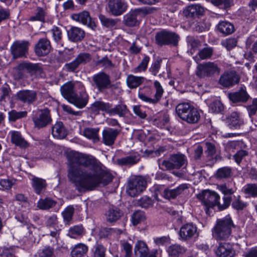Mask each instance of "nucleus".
<instances>
[{
	"label": "nucleus",
	"instance_id": "4",
	"mask_svg": "<svg viewBox=\"0 0 257 257\" xmlns=\"http://www.w3.org/2000/svg\"><path fill=\"white\" fill-rule=\"evenodd\" d=\"M154 87L155 93L153 98L149 97L151 93V88L144 86L139 89L138 92L139 98L143 101L156 104L160 101L164 93V89L160 83L156 80L154 82Z\"/></svg>",
	"mask_w": 257,
	"mask_h": 257
},
{
	"label": "nucleus",
	"instance_id": "14",
	"mask_svg": "<svg viewBox=\"0 0 257 257\" xmlns=\"http://www.w3.org/2000/svg\"><path fill=\"white\" fill-rule=\"evenodd\" d=\"M92 81L94 85L99 91L102 92L108 88L111 85V80L108 74L103 72H99L93 75Z\"/></svg>",
	"mask_w": 257,
	"mask_h": 257
},
{
	"label": "nucleus",
	"instance_id": "10",
	"mask_svg": "<svg viewBox=\"0 0 257 257\" xmlns=\"http://www.w3.org/2000/svg\"><path fill=\"white\" fill-rule=\"evenodd\" d=\"M91 60V56L88 53H80L72 62L66 63L64 69L67 72H76L80 65H85Z\"/></svg>",
	"mask_w": 257,
	"mask_h": 257
},
{
	"label": "nucleus",
	"instance_id": "27",
	"mask_svg": "<svg viewBox=\"0 0 257 257\" xmlns=\"http://www.w3.org/2000/svg\"><path fill=\"white\" fill-rule=\"evenodd\" d=\"M67 35L69 40L77 42L83 40L85 36V32L80 28L72 27L67 31Z\"/></svg>",
	"mask_w": 257,
	"mask_h": 257
},
{
	"label": "nucleus",
	"instance_id": "13",
	"mask_svg": "<svg viewBox=\"0 0 257 257\" xmlns=\"http://www.w3.org/2000/svg\"><path fill=\"white\" fill-rule=\"evenodd\" d=\"M240 79L239 75L235 71L231 70L224 72L219 78V84L226 88H229L237 84Z\"/></svg>",
	"mask_w": 257,
	"mask_h": 257
},
{
	"label": "nucleus",
	"instance_id": "31",
	"mask_svg": "<svg viewBox=\"0 0 257 257\" xmlns=\"http://www.w3.org/2000/svg\"><path fill=\"white\" fill-rule=\"evenodd\" d=\"M52 134L53 136L57 139L65 138L67 132L61 121H57L52 127Z\"/></svg>",
	"mask_w": 257,
	"mask_h": 257
},
{
	"label": "nucleus",
	"instance_id": "36",
	"mask_svg": "<svg viewBox=\"0 0 257 257\" xmlns=\"http://www.w3.org/2000/svg\"><path fill=\"white\" fill-rule=\"evenodd\" d=\"M140 159L139 155H133L118 159L116 162L120 166H132L137 164Z\"/></svg>",
	"mask_w": 257,
	"mask_h": 257
},
{
	"label": "nucleus",
	"instance_id": "60",
	"mask_svg": "<svg viewBox=\"0 0 257 257\" xmlns=\"http://www.w3.org/2000/svg\"><path fill=\"white\" fill-rule=\"evenodd\" d=\"M27 111L18 112L15 110H12L9 112V119L10 121H15L17 119L25 117L27 116Z\"/></svg>",
	"mask_w": 257,
	"mask_h": 257
},
{
	"label": "nucleus",
	"instance_id": "47",
	"mask_svg": "<svg viewBox=\"0 0 257 257\" xmlns=\"http://www.w3.org/2000/svg\"><path fill=\"white\" fill-rule=\"evenodd\" d=\"M47 16L46 9L41 7H37L35 10V15L30 18V21H38L45 22Z\"/></svg>",
	"mask_w": 257,
	"mask_h": 257
},
{
	"label": "nucleus",
	"instance_id": "63",
	"mask_svg": "<svg viewBox=\"0 0 257 257\" xmlns=\"http://www.w3.org/2000/svg\"><path fill=\"white\" fill-rule=\"evenodd\" d=\"M245 107L250 118L255 115L257 112V98H253L251 103L246 105Z\"/></svg>",
	"mask_w": 257,
	"mask_h": 257
},
{
	"label": "nucleus",
	"instance_id": "51",
	"mask_svg": "<svg viewBox=\"0 0 257 257\" xmlns=\"http://www.w3.org/2000/svg\"><path fill=\"white\" fill-rule=\"evenodd\" d=\"M84 232V229L82 225H75L70 228L68 235L71 238H76L81 236Z\"/></svg>",
	"mask_w": 257,
	"mask_h": 257
},
{
	"label": "nucleus",
	"instance_id": "50",
	"mask_svg": "<svg viewBox=\"0 0 257 257\" xmlns=\"http://www.w3.org/2000/svg\"><path fill=\"white\" fill-rule=\"evenodd\" d=\"M232 172L231 169L228 167L220 168L216 171L215 177L217 179H224L229 178Z\"/></svg>",
	"mask_w": 257,
	"mask_h": 257
},
{
	"label": "nucleus",
	"instance_id": "59",
	"mask_svg": "<svg viewBox=\"0 0 257 257\" xmlns=\"http://www.w3.org/2000/svg\"><path fill=\"white\" fill-rule=\"evenodd\" d=\"M149 61L150 57L148 56H145L140 64L134 69L133 72L137 73L146 71Z\"/></svg>",
	"mask_w": 257,
	"mask_h": 257
},
{
	"label": "nucleus",
	"instance_id": "16",
	"mask_svg": "<svg viewBox=\"0 0 257 257\" xmlns=\"http://www.w3.org/2000/svg\"><path fill=\"white\" fill-rule=\"evenodd\" d=\"M29 43L28 41H16L11 47V51L15 59L25 57L28 52Z\"/></svg>",
	"mask_w": 257,
	"mask_h": 257
},
{
	"label": "nucleus",
	"instance_id": "17",
	"mask_svg": "<svg viewBox=\"0 0 257 257\" xmlns=\"http://www.w3.org/2000/svg\"><path fill=\"white\" fill-rule=\"evenodd\" d=\"M16 99L28 104H31L37 101V93L32 90H22L18 91L16 95Z\"/></svg>",
	"mask_w": 257,
	"mask_h": 257
},
{
	"label": "nucleus",
	"instance_id": "9",
	"mask_svg": "<svg viewBox=\"0 0 257 257\" xmlns=\"http://www.w3.org/2000/svg\"><path fill=\"white\" fill-rule=\"evenodd\" d=\"M147 186L146 181L141 176L131 179L127 187V192L131 197H135L143 192Z\"/></svg>",
	"mask_w": 257,
	"mask_h": 257
},
{
	"label": "nucleus",
	"instance_id": "8",
	"mask_svg": "<svg viewBox=\"0 0 257 257\" xmlns=\"http://www.w3.org/2000/svg\"><path fill=\"white\" fill-rule=\"evenodd\" d=\"M34 113L32 120L35 127L38 129L44 128L52 122V119L49 109H39Z\"/></svg>",
	"mask_w": 257,
	"mask_h": 257
},
{
	"label": "nucleus",
	"instance_id": "49",
	"mask_svg": "<svg viewBox=\"0 0 257 257\" xmlns=\"http://www.w3.org/2000/svg\"><path fill=\"white\" fill-rule=\"evenodd\" d=\"M98 18L102 25L107 28H111L114 27L118 22L117 19L109 18L102 14L99 15Z\"/></svg>",
	"mask_w": 257,
	"mask_h": 257
},
{
	"label": "nucleus",
	"instance_id": "2",
	"mask_svg": "<svg viewBox=\"0 0 257 257\" xmlns=\"http://www.w3.org/2000/svg\"><path fill=\"white\" fill-rule=\"evenodd\" d=\"M234 227L235 225L230 215L217 219L212 230L213 237L217 242L226 241L231 236L232 229Z\"/></svg>",
	"mask_w": 257,
	"mask_h": 257
},
{
	"label": "nucleus",
	"instance_id": "57",
	"mask_svg": "<svg viewBox=\"0 0 257 257\" xmlns=\"http://www.w3.org/2000/svg\"><path fill=\"white\" fill-rule=\"evenodd\" d=\"M213 48L212 47H205L200 50L198 52L201 60L208 59L211 57L213 53Z\"/></svg>",
	"mask_w": 257,
	"mask_h": 257
},
{
	"label": "nucleus",
	"instance_id": "3",
	"mask_svg": "<svg viewBox=\"0 0 257 257\" xmlns=\"http://www.w3.org/2000/svg\"><path fill=\"white\" fill-rule=\"evenodd\" d=\"M176 112L182 120L189 123H196L200 118L198 111L186 102L178 104L176 106Z\"/></svg>",
	"mask_w": 257,
	"mask_h": 257
},
{
	"label": "nucleus",
	"instance_id": "44",
	"mask_svg": "<svg viewBox=\"0 0 257 257\" xmlns=\"http://www.w3.org/2000/svg\"><path fill=\"white\" fill-rule=\"evenodd\" d=\"M88 251V247L83 243H78L71 251L72 257H83Z\"/></svg>",
	"mask_w": 257,
	"mask_h": 257
},
{
	"label": "nucleus",
	"instance_id": "6",
	"mask_svg": "<svg viewBox=\"0 0 257 257\" xmlns=\"http://www.w3.org/2000/svg\"><path fill=\"white\" fill-rule=\"evenodd\" d=\"M221 68L215 62H206L199 64L196 68V75L200 78H210L218 75Z\"/></svg>",
	"mask_w": 257,
	"mask_h": 257
},
{
	"label": "nucleus",
	"instance_id": "58",
	"mask_svg": "<svg viewBox=\"0 0 257 257\" xmlns=\"http://www.w3.org/2000/svg\"><path fill=\"white\" fill-rule=\"evenodd\" d=\"M74 212V208L73 206H67L62 212V215L65 222H69L71 221Z\"/></svg>",
	"mask_w": 257,
	"mask_h": 257
},
{
	"label": "nucleus",
	"instance_id": "62",
	"mask_svg": "<svg viewBox=\"0 0 257 257\" xmlns=\"http://www.w3.org/2000/svg\"><path fill=\"white\" fill-rule=\"evenodd\" d=\"M243 192L251 197L257 196V185L255 184H248L244 188Z\"/></svg>",
	"mask_w": 257,
	"mask_h": 257
},
{
	"label": "nucleus",
	"instance_id": "55",
	"mask_svg": "<svg viewBox=\"0 0 257 257\" xmlns=\"http://www.w3.org/2000/svg\"><path fill=\"white\" fill-rule=\"evenodd\" d=\"M209 111L213 113H221L224 110V105L222 102L218 100L212 102L209 106Z\"/></svg>",
	"mask_w": 257,
	"mask_h": 257
},
{
	"label": "nucleus",
	"instance_id": "46",
	"mask_svg": "<svg viewBox=\"0 0 257 257\" xmlns=\"http://www.w3.org/2000/svg\"><path fill=\"white\" fill-rule=\"evenodd\" d=\"M25 68L26 69L27 73L31 75L35 74H41L43 72L42 65L39 63H24Z\"/></svg>",
	"mask_w": 257,
	"mask_h": 257
},
{
	"label": "nucleus",
	"instance_id": "48",
	"mask_svg": "<svg viewBox=\"0 0 257 257\" xmlns=\"http://www.w3.org/2000/svg\"><path fill=\"white\" fill-rule=\"evenodd\" d=\"M247 205L246 202L241 200L240 195H234V198L231 203V207L233 209L237 211H242L246 207Z\"/></svg>",
	"mask_w": 257,
	"mask_h": 257
},
{
	"label": "nucleus",
	"instance_id": "45",
	"mask_svg": "<svg viewBox=\"0 0 257 257\" xmlns=\"http://www.w3.org/2000/svg\"><path fill=\"white\" fill-rule=\"evenodd\" d=\"M24 63H23L14 68L13 75L16 80L23 79L28 77L27 72Z\"/></svg>",
	"mask_w": 257,
	"mask_h": 257
},
{
	"label": "nucleus",
	"instance_id": "54",
	"mask_svg": "<svg viewBox=\"0 0 257 257\" xmlns=\"http://www.w3.org/2000/svg\"><path fill=\"white\" fill-rule=\"evenodd\" d=\"M145 213L141 210H137L132 215V222L134 225H137L145 220Z\"/></svg>",
	"mask_w": 257,
	"mask_h": 257
},
{
	"label": "nucleus",
	"instance_id": "33",
	"mask_svg": "<svg viewBox=\"0 0 257 257\" xmlns=\"http://www.w3.org/2000/svg\"><path fill=\"white\" fill-rule=\"evenodd\" d=\"M187 248L179 244H173L166 249L168 257H179L180 255L186 252Z\"/></svg>",
	"mask_w": 257,
	"mask_h": 257
},
{
	"label": "nucleus",
	"instance_id": "42",
	"mask_svg": "<svg viewBox=\"0 0 257 257\" xmlns=\"http://www.w3.org/2000/svg\"><path fill=\"white\" fill-rule=\"evenodd\" d=\"M128 110L124 104H119L116 105L113 108L109 107L108 114L110 115H118L119 117H124L127 113Z\"/></svg>",
	"mask_w": 257,
	"mask_h": 257
},
{
	"label": "nucleus",
	"instance_id": "56",
	"mask_svg": "<svg viewBox=\"0 0 257 257\" xmlns=\"http://www.w3.org/2000/svg\"><path fill=\"white\" fill-rule=\"evenodd\" d=\"M51 32L52 34V37L54 41L57 43L58 45H60L61 46H63V44H61L62 33L60 28L56 26H54L51 30Z\"/></svg>",
	"mask_w": 257,
	"mask_h": 257
},
{
	"label": "nucleus",
	"instance_id": "29",
	"mask_svg": "<svg viewBox=\"0 0 257 257\" xmlns=\"http://www.w3.org/2000/svg\"><path fill=\"white\" fill-rule=\"evenodd\" d=\"M122 215V211L115 206L109 207L105 214L106 220L110 223L116 221Z\"/></svg>",
	"mask_w": 257,
	"mask_h": 257
},
{
	"label": "nucleus",
	"instance_id": "18",
	"mask_svg": "<svg viewBox=\"0 0 257 257\" xmlns=\"http://www.w3.org/2000/svg\"><path fill=\"white\" fill-rule=\"evenodd\" d=\"M204 8L200 4H193L185 7L183 14L187 19H195L204 15Z\"/></svg>",
	"mask_w": 257,
	"mask_h": 257
},
{
	"label": "nucleus",
	"instance_id": "7",
	"mask_svg": "<svg viewBox=\"0 0 257 257\" xmlns=\"http://www.w3.org/2000/svg\"><path fill=\"white\" fill-rule=\"evenodd\" d=\"M179 37L175 33L166 30L157 32L155 35L156 43L159 46L178 45Z\"/></svg>",
	"mask_w": 257,
	"mask_h": 257
},
{
	"label": "nucleus",
	"instance_id": "61",
	"mask_svg": "<svg viewBox=\"0 0 257 257\" xmlns=\"http://www.w3.org/2000/svg\"><path fill=\"white\" fill-rule=\"evenodd\" d=\"M210 2L213 5L221 9H226L230 7L232 4L233 0H210Z\"/></svg>",
	"mask_w": 257,
	"mask_h": 257
},
{
	"label": "nucleus",
	"instance_id": "1",
	"mask_svg": "<svg viewBox=\"0 0 257 257\" xmlns=\"http://www.w3.org/2000/svg\"><path fill=\"white\" fill-rule=\"evenodd\" d=\"M71 162L68 177L80 192L107 185L112 180V175L92 156L75 152Z\"/></svg>",
	"mask_w": 257,
	"mask_h": 257
},
{
	"label": "nucleus",
	"instance_id": "53",
	"mask_svg": "<svg viewBox=\"0 0 257 257\" xmlns=\"http://www.w3.org/2000/svg\"><path fill=\"white\" fill-rule=\"evenodd\" d=\"M210 23L206 20H202L198 22L194 27V30L198 33L208 31L210 29Z\"/></svg>",
	"mask_w": 257,
	"mask_h": 257
},
{
	"label": "nucleus",
	"instance_id": "15",
	"mask_svg": "<svg viewBox=\"0 0 257 257\" xmlns=\"http://www.w3.org/2000/svg\"><path fill=\"white\" fill-rule=\"evenodd\" d=\"M218 188L223 194L222 203H219V210H223L228 208L231 204L232 200L231 195L233 194L236 189L229 188L226 184L219 185Z\"/></svg>",
	"mask_w": 257,
	"mask_h": 257
},
{
	"label": "nucleus",
	"instance_id": "11",
	"mask_svg": "<svg viewBox=\"0 0 257 257\" xmlns=\"http://www.w3.org/2000/svg\"><path fill=\"white\" fill-rule=\"evenodd\" d=\"M187 162L185 155L178 153L172 154L168 160H164L162 165L166 170H171L180 169Z\"/></svg>",
	"mask_w": 257,
	"mask_h": 257
},
{
	"label": "nucleus",
	"instance_id": "43",
	"mask_svg": "<svg viewBox=\"0 0 257 257\" xmlns=\"http://www.w3.org/2000/svg\"><path fill=\"white\" fill-rule=\"evenodd\" d=\"M57 202L51 198L47 197L45 199H40L37 203V207L41 210H48L54 207Z\"/></svg>",
	"mask_w": 257,
	"mask_h": 257
},
{
	"label": "nucleus",
	"instance_id": "25",
	"mask_svg": "<svg viewBox=\"0 0 257 257\" xmlns=\"http://www.w3.org/2000/svg\"><path fill=\"white\" fill-rule=\"evenodd\" d=\"M188 188L187 184H182L175 189H165L163 191V195L167 199H174L178 196L181 194L185 190Z\"/></svg>",
	"mask_w": 257,
	"mask_h": 257
},
{
	"label": "nucleus",
	"instance_id": "39",
	"mask_svg": "<svg viewBox=\"0 0 257 257\" xmlns=\"http://www.w3.org/2000/svg\"><path fill=\"white\" fill-rule=\"evenodd\" d=\"M111 107L112 105L108 102H104L101 101H96L91 105L90 109L93 112L102 111H105L108 114L109 107Z\"/></svg>",
	"mask_w": 257,
	"mask_h": 257
},
{
	"label": "nucleus",
	"instance_id": "22",
	"mask_svg": "<svg viewBox=\"0 0 257 257\" xmlns=\"http://www.w3.org/2000/svg\"><path fill=\"white\" fill-rule=\"evenodd\" d=\"M228 98L233 103H245L250 98V97L247 93L245 87L243 86L241 87L235 92L229 93Z\"/></svg>",
	"mask_w": 257,
	"mask_h": 257
},
{
	"label": "nucleus",
	"instance_id": "40",
	"mask_svg": "<svg viewBox=\"0 0 257 257\" xmlns=\"http://www.w3.org/2000/svg\"><path fill=\"white\" fill-rule=\"evenodd\" d=\"M217 28L221 33L225 35L231 34L235 31L234 25L227 21L220 22L217 25Z\"/></svg>",
	"mask_w": 257,
	"mask_h": 257
},
{
	"label": "nucleus",
	"instance_id": "20",
	"mask_svg": "<svg viewBox=\"0 0 257 257\" xmlns=\"http://www.w3.org/2000/svg\"><path fill=\"white\" fill-rule=\"evenodd\" d=\"M120 133V130L110 127L104 129L102 132V142L106 146H111Z\"/></svg>",
	"mask_w": 257,
	"mask_h": 257
},
{
	"label": "nucleus",
	"instance_id": "28",
	"mask_svg": "<svg viewBox=\"0 0 257 257\" xmlns=\"http://www.w3.org/2000/svg\"><path fill=\"white\" fill-rule=\"evenodd\" d=\"M72 18L74 20L90 27H95V24L92 21L88 12L83 11L77 14H74Z\"/></svg>",
	"mask_w": 257,
	"mask_h": 257
},
{
	"label": "nucleus",
	"instance_id": "19",
	"mask_svg": "<svg viewBox=\"0 0 257 257\" xmlns=\"http://www.w3.org/2000/svg\"><path fill=\"white\" fill-rule=\"evenodd\" d=\"M50 40L46 37L40 39L35 46V52L38 56L47 55L52 50Z\"/></svg>",
	"mask_w": 257,
	"mask_h": 257
},
{
	"label": "nucleus",
	"instance_id": "38",
	"mask_svg": "<svg viewBox=\"0 0 257 257\" xmlns=\"http://www.w3.org/2000/svg\"><path fill=\"white\" fill-rule=\"evenodd\" d=\"M145 79L143 76H136L131 74L126 78L127 85L130 88L135 89L141 85Z\"/></svg>",
	"mask_w": 257,
	"mask_h": 257
},
{
	"label": "nucleus",
	"instance_id": "34",
	"mask_svg": "<svg viewBox=\"0 0 257 257\" xmlns=\"http://www.w3.org/2000/svg\"><path fill=\"white\" fill-rule=\"evenodd\" d=\"M11 141L22 149H26L29 146L28 142L22 137L21 133L17 131L11 132Z\"/></svg>",
	"mask_w": 257,
	"mask_h": 257
},
{
	"label": "nucleus",
	"instance_id": "32",
	"mask_svg": "<svg viewBox=\"0 0 257 257\" xmlns=\"http://www.w3.org/2000/svg\"><path fill=\"white\" fill-rule=\"evenodd\" d=\"M31 185L37 194H40L47 186V183L45 179L33 176L31 179Z\"/></svg>",
	"mask_w": 257,
	"mask_h": 257
},
{
	"label": "nucleus",
	"instance_id": "37",
	"mask_svg": "<svg viewBox=\"0 0 257 257\" xmlns=\"http://www.w3.org/2000/svg\"><path fill=\"white\" fill-rule=\"evenodd\" d=\"M99 128L86 127L83 130L82 135L86 138L96 143L99 141Z\"/></svg>",
	"mask_w": 257,
	"mask_h": 257
},
{
	"label": "nucleus",
	"instance_id": "12",
	"mask_svg": "<svg viewBox=\"0 0 257 257\" xmlns=\"http://www.w3.org/2000/svg\"><path fill=\"white\" fill-rule=\"evenodd\" d=\"M179 235V239L185 241H189L198 236L197 227L192 222L183 224L180 228Z\"/></svg>",
	"mask_w": 257,
	"mask_h": 257
},
{
	"label": "nucleus",
	"instance_id": "52",
	"mask_svg": "<svg viewBox=\"0 0 257 257\" xmlns=\"http://www.w3.org/2000/svg\"><path fill=\"white\" fill-rule=\"evenodd\" d=\"M169 121V116L167 113H160L155 119L154 122L158 127H162L167 124Z\"/></svg>",
	"mask_w": 257,
	"mask_h": 257
},
{
	"label": "nucleus",
	"instance_id": "30",
	"mask_svg": "<svg viewBox=\"0 0 257 257\" xmlns=\"http://www.w3.org/2000/svg\"><path fill=\"white\" fill-rule=\"evenodd\" d=\"M74 82L68 81L64 84L60 88V91L62 96L68 101L76 93L74 90Z\"/></svg>",
	"mask_w": 257,
	"mask_h": 257
},
{
	"label": "nucleus",
	"instance_id": "41",
	"mask_svg": "<svg viewBox=\"0 0 257 257\" xmlns=\"http://www.w3.org/2000/svg\"><path fill=\"white\" fill-rule=\"evenodd\" d=\"M228 125L231 128H239L243 123V121L239 118V114L237 112H232L228 118Z\"/></svg>",
	"mask_w": 257,
	"mask_h": 257
},
{
	"label": "nucleus",
	"instance_id": "5",
	"mask_svg": "<svg viewBox=\"0 0 257 257\" xmlns=\"http://www.w3.org/2000/svg\"><path fill=\"white\" fill-rule=\"evenodd\" d=\"M205 207V210L207 214H210L209 208H212L217 206L219 209V203H222L220 201V196L215 191L209 190H204L197 195Z\"/></svg>",
	"mask_w": 257,
	"mask_h": 257
},
{
	"label": "nucleus",
	"instance_id": "21",
	"mask_svg": "<svg viewBox=\"0 0 257 257\" xmlns=\"http://www.w3.org/2000/svg\"><path fill=\"white\" fill-rule=\"evenodd\" d=\"M108 6L111 14L116 16L123 14L127 7L124 0H109Z\"/></svg>",
	"mask_w": 257,
	"mask_h": 257
},
{
	"label": "nucleus",
	"instance_id": "35",
	"mask_svg": "<svg viewBox=\"0 0 257 257\" xmlns=\"http://www.w3.org/2000/svg\"><path fill=\"white\" fill-rule=\"evenodd\" d=\"M134 251L136 255L140 257H148L150 254L147 245L142 240H139L136 243Z\"/></svg>",
	"mask_w": 257,
	"mask_h": 257
},
{
	"label": "nucleus",
	"instance_id": "64",
	"mask_svg": "<svg viewBox=\"0 0 257 257\" xmlns=\"http://www.w3.org/2000/svg\"><path fill=\"white\" fill-rule=\"evenodd\" d=\"M252 51H247L244 54V57L245 59L251 61H254V58L257 55V41H255L252 45L251 48Z\"/></svg>",
	"mask_w": 257,
	"mask_h": 257
},
{
	"label": "nucleus",
	"instance_id": "23",
	"mask_svg": "<svg viewBox=\"0 0 257 257\" xmlns=\"http://www.w3.org/2000/svg\"><path fill=\"white\" fill-rule=\"evenodd\" d=\"M89 96L85 90H82L77 94L75 95L69 100V102L73 104L79 108H84L87 104Z\"/></svg>",
	"mask_w": 257,
	"mask_h": 257
},
{
	"label": "nucleus",
	"instance_id": "24",
	"mask_svg": "<svg viewBox=\"0 0 257 257\" xmlns=\"http://www.w3.org/2000/svg\"><path fill=\"white\" fill-rule=\"evenodd\" d=\"M215 253L217 257H234L235 255L232 245L226 242L219 243Z\"/></svg>",
	"mask_w": 257,
	"mask_h": 257
},
{
	"label": "nucleus",
	"instance_id": "26",
	"mask_svg": "<svg viewBox=\"0 0 257 257\" xmlns=\"http://www.w3.org/2000/svg\"><path fill=\"white\" fill-rule=\"evenodd\" d=\"M140 16V11L139 10H135L131 11L124 15L123 17V23L128 27H134L139 24L138 17Z\"/></svg>",
	"mask_w": 257,
	"mask_h": 257
}]
</instances>
